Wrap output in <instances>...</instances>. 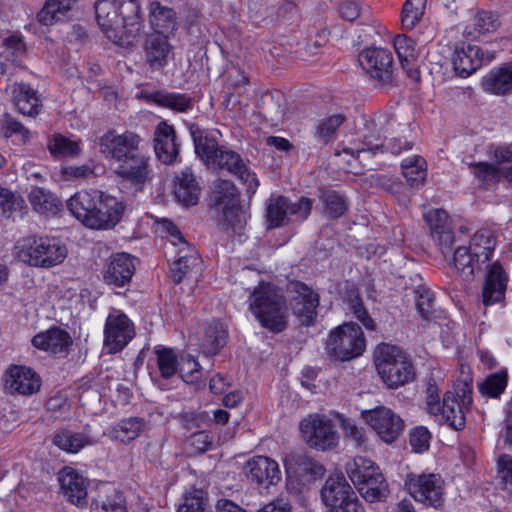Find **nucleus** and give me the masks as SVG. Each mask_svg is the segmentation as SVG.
Returning <instances> with one entry per match:
<instances>
[{
  "mask_svg": "<svg viewBox=\"0 0 512 512\" xmlns=\"http://www.w3.org/2000/svg\"><path fill=\"white\" fill-rule=\"evenodd\" d=\"M59 482L69 502L79 507L87 504V482L81 474L72 468H64L60 473Z\"/></svg>",
  "mask_w": 512,
  "mask_h": 512,
  "instance_id": "25",
  "label": "nucleus"
},
{
  "mask_svg": "<svg viewBox=\"0 0 512 512\" xmlns=\"http://www.w3.org/2000/svg\"><path fill=\"white\" fill-rule=\"evenodd\" d=\"M498 476L504 490L512 495V457L503 454L498 458Z\"/></svg>",
  "mask_w": 512,
  "mask_h": 512,
  "instance_id": "64",
  "label": "nucleus"
},
{
  "mask_svg": "<svg viewBox=\"0 0 512 512\" xmlns=\"http://www.w3.org/2000/svg\"><path fill=\"white\" fill-rule=\"evenodd\" d=\"M285 468L288 478H299L304 484L323 477L325 473L323 465L302 453L290 455L285 460Z\"/></svg>",
  "mask_w": 512,
  "mask_h": 512,
  "instance_id": "22",
  "label": "nucleus"
},
{
  "mask_svg": "<svg viewBox=\"0 0 512 512\" xmlns=\"http://www.w3.org/2000/svg\"><path fill=\"white\" fill-rule=\"evenodd\" d=\"M365 350V338L359 325L344 323L330 333L326 343L327 354L341 361L356 358Z\"/></svg>",
  "mask_w": 512,
  "mask_h": 512,
  "instance_id": "7",
  "label": "nucleus"
},
{
  "mask_svg": "<svg viewBox=\"0 0 512 512\" xmlns=\"http://www.w3.org/2000/svg\"><path fill=\"white\" fill-rule=\"evenodd\" d=\"M500 26L498 16L491 11H479L471 19L464 33L473 39L495 32Z\"/></svg>",
  "mask_w": 512,
  "mask_h": 512,
  "instance_id": "41",
  "label": "nucleus"
},
{
  "mask_svg": "<svg viewBox=\"0 0 512 512\" xmlns=\"http://www.w3.org/2000/svg\"><path fill=\"white\" fill-rule=\"evenodd\" d=\"M175 197L185 206L196 205L200 195V188L196 177L190 169L183 170L178 176L175 185Z\"/></svg>",
  "mask_w": 512,
  "mask_h": 512,
  "instance_id": "35",
  "label": "nucleus"
},
{
  "mask_svg": "<svg viewBox=\"0 0 512 512\" xmlns=\"http://www.w3.org/2000/svg\"><path fill=\"white\" fill-rule=\"evenodd\" d=\"M346 471L355 487L381 473L379 467L365 457H356L348 462Z\"/></svg>",
  "mask_w": 512,
  "mask_h": 512,
  "instance_id": "42",
  "label": "nucleus"
},
{
  "mask_svg": "<svg viewBox=\"0 0 512 512\" xmlns=\"http://www.w3.org/2000/svg\"><path fill=\"white\" fill-rule=\"evenodd\" d=\"M142 142L141 137L132 131L119 134L109 130L99 138V148L105 159L119 164L143 150Z\"/></svg>",
  "mask_w": 512,
  "mask_h": 512,
  "instance_id": "10",
  "label": "nucleus"
},
{
  "mask_svg": "<svg viewBox=\"0 0 512 512\" xmlns=\"http://www.w3.org/2000/svg\"><path fill=\"white\" fill-rule=\"evenodd\" d=\"M221 210L227 228L232 229L234 233H240L246 224V213L239 206V203L229 205Z\"/></svg>",
  "mask_w": 512,
  "mask_h": 512,
  "instance_id": "62",
  "label": "nucleus"
},
{
  "mask_svg": "<svg viewBox=\"0 0 512 512\" xmlns=\"http://www.w3.org/2000/svg\"><path fill=\"white\" fill-rule=\"evenodd\" d=\"M312 200L302 197L298 202L292 203L284 196L271 198L266 207V218L269 227L276 228L285 225L290 216L297 220H305L311 212Z\"/></svg>",
  "mask_w": 512,
  "mask_h": 512,
  "instance_id": "13",
  "label": "nucleus"
},
{
  "mask_svg": "<svg viewBox=\"0 0 512 512\" xmlns=\"http://www.w3.org/2000/svg\"><path fill=\"white\" fill-rule=\"evenodd\" d=\"M91 512H127L125 499L116 490L110 494L99 495L91 504Z\"/></svg>",
  "mask_w": 512,
  "mask_h": 512,
  "instance_id": "51",
  "label": "nucleus"
},
{
  "mask_svg": "<svg viewBox=\"0 0 512 512\" xmlns=\"http://www.w3.org/2000/svg\"><path fill=\"white\" fill-rule=\"evenodd\" d=\"M145 59L153 69L162 68L172 54V46L166 35L152 33L147 36L144 44Z\"/></svg>",
  "mask_w": 512,
  "mask_h": 512,
  "instance_id": "29",
  "label": "nucleus"
},
{
  "mask_svg": "<svg viewBox=\"0 0 512 512\" xmlns=\"http://www.w3.org/2000/svg\"><path fill=\"white\" fill-rule=\"evenodd\" d=\"M178 512H211L208 509L206 493L201 489H192L184 496Z\"/></svg>",
  "mask_w": 512,
  "mask_h": 512,
  "instance_id": "56",
  "label": "nucleus"
},
{
  "mask_svg": "<svg viewBox=\"0 0 512 512\" xmlns=\"http://www.w3.org/2000/svg\"><path fill=\"white\" fill-rule=\"evenodd\" d=\"M95 14L108 39L121 46L133 43L141 26L138 0H98Z\"/></svg>",
  "mask_w": 512,
  "mask_h": 512,
  "instance_id": "1",
  "label": "nucleus"
},
{
  "mask_svg": "<svg viewBox=\"0 0 512 512\" xmlns=\"http://www.w3.org/2000/svg\"><path fill=\"white\" fill-rule=\"evenodd\" d=\"M361 67L382 86L394 84V68L392 53L384 48L371 47L359 54Z\"/></svg>",
  "mask_w": 512,
  "mask_h": 512,
  "instance_id": "12",
  "label": "nucleus"
},
{
  "mask_svg": "<svg viewBox=\"0 0 512 512\" xmlns=\"http://www.w3.org/2000/svg\"><path fill=\"white\" fill-rule=\"evenodd\" d=\"M405 486L417 502L434 508L444 503L445 482L439 474H408Z\"/></svg>",
  "mask_w": 512,
  "mask_h": 512,
  "instance_id": "9",
  "label": "nucleus"
},
{
  "mask_svg": "<svg viewBox=\"0 0 512 512\" xmlns=\"http://www.w3.org/2000/svg\"><path fill=\"white\" fill-rule=\"evenodd\" d=\"M393 43L401 67L412 81L418 82L420 80V71L417 65L415 42L405 35H398Z\"/></svg>",
  "mask_w": 512,
  "mask_h": 512,
  "instance_id": "31",
  "label": "nucleus"
},
{
  "mask_svg": "<svg viewBox=\"0 0 512 512\" xmlns=\"http://www.w3.org/2000/svg\"><path fill=\"white\" fill-rule=\"evenodd\" d=\"M468 167L478 185L485 190L494 188L502 179V170L495 164L474 162L470 163Z\"/></svg>",
  "mask_w": 512,
  "mask_h": 512,
  "instance_id": "40",
  "label": "nucleus"
},
{
  "mask_svg": "<svg viewBox=\"0 0 512 512\" xmlns=\"http://www.w3.org/2000/svg\"><path fill=\"white\" fill-rule=\"evenodd\" d=\"M468 407L459 403L452 394H444L440 413L445 422L453 429L460 431L465 427V412Z\"/></svg>",
  "mask_w": 512,
  "mask_h": 512,
  "instance_id": "39",
  "label": "nucleus"
},
{
  "mask_svg": "<svg viewBox=\"0 0 512 512\" xmlns=\"http://www.w3.org/2000/svg\"><path fill=\"white\" fill-rule=\"evenodd\" d=\"M326 213L333 218L341 217L347 210L345 197L335 191H328L322 195Z\"/></svg>",
  "mask_w": 512,
  "mask_h": 512,
  "instance_id": "60",
  "label": "nucleus"
},
{
  "mask_svg": "<svg viewBox=\"0 0 512 512\" xmlns=\"http://www.w3.org/2000/svg\"><path fill=\"white\" fill-rule=\"evenodd\" d=\"M180 253H184L177 260L171 264L170 273L175 283H180L184 277L193 271H198L200 268V258L189 246V250H182L179 248Z\"/></svg>",
  "mask_w": 512,
  "mask_h": 512,
  "instance_id": "45",
  "label": "nucleus"
},
{
  "mask_svg": "<svg viewBox=\"0 0 512 512\" xmlns=\"http://www.w3.org/2000/svg\"><path fill=\"white\" fill-rule=\"evenodd\" d=\"M145 421L140 417L122 419L109 430L111 439L128 444L135 440L144 430Z\"/></svg>",
  "mask_w": 512,
  "mask_h": 512,
  "instance_id": "36",
  "label": "nucleus"
},
{
  "mask_svg": "<svg viewBox=\"0 0 512 512\" xmlns=\"http://www.w3.org/2000/svg\"><path fill=\"white\" fill-rule=\"evenodd\" d=\"M17 258L33 267L50 268L67 257V248L54 237L25 238L16 246Z\"/></svg>",
  "mask_w": 512,
  "mask_h": 512,
  "instance_id": "6",
  "label": "nucleus"
},
{
  "mask_svg": "<svg viewBox=\"0 0 512 512\" xmlns=\"http://www.w3.org/2000/svg\"><path fill=\"white\" fill-rule=\"evenodd\" d=\"M354 493L343 476L329 477L321 489V498L330 512H334Z\"/></svg>",
  "mask_w": 512,
  "mask_h": 512,
  "instance_id": "26",
  "label": "nucleus"
},
{
  "mask_svg": "<svg viewBox=\"0 0 512 512\" xmlns=\"http://www.w3.org/2000/svg\"><path fill=\"white\" fill-rule=\"evenodd\" d=\"M361 417L378 437L387 444L393 443L402 434L405 427L403 419L386 406L363 410Z\"/></svg>",
  "mask_w": 512,
  "mask_h": 512,
  "instance_id": "11",
  "label": "nucleus"
},
{
  "mask_svg": "<svg viewBox=\"0 0 512 512\" xmlns=\"http://www.w3.org/2000/svg\"><path fill=\"white\" fill-rule=\"evenodd\" d=\"M212 202L219 209L239 203V193L234 183L229 180H220L213 190Z\"/></svg>",
  "mask_w": 512,
  "mask_h": 512,
  "instance_id": "49",
  "label": "nucleus"
},
{
  "mask_svg": "<svg viewBox=\"0 0 512 512\" xmlns=\"http://www.w3.org/2000/svg\"><path fill=\"white\" fill-rule=\"evenodd\" d=\"M40 387V376L27 366L13 365L6 371L5 388L11 394L32 395Z\"/></svg>",
  "mask_w": 512,
  "mask_h": 512,
  "instance_id": "17",
  "label": "nucleus"
},
{
  "mask_svg": "<svg viewBox=\"0 0 512 512\" xmlns=\"http://www.w3.org/2000/svg\"><path fill=\"white\" fill-rule=\"evenodd\" d=\"M144 97L159 106L169 108L176 112H187L193 108V99L186 94L157 91L145 94Z\"/></svg>",
  "mask_w": 512,
  "mask_h": 512,
  "instance_id": "37",
  "label": "nucleus"
},
{
  "mask_svg": "<svg viewBox=\"0 0 512 512\" xmlns=\"http://www.w3.org/2000/svg\"><path fill=\"white\" fill-rule=\"evenodd\" d=\"M177 373H179L184 382L189 384H196L202 378L200 364L189 354H182L180 356Z\"/></svg>",
  "mask_w": 512,
  "mask_h": 512,
  "instance_id": "54",
  "label": "nucleus"
},
{
  "mask_svg": "<svg viewBox=\"0 0 512 512\" xmlns=\"http://www.w3.org/2000/svg\"><path fill=\"white\" fill-rule=\"evenodd\" d=\"M305 443L313 449L328 451L339 443V435L331 419L321 414H310L299 424Z\"/></svg>",
  "mask_w": 512,
  "mask_h": 512,
  "instance_id": "8",
  "label": "nucleus"
},
{
  "mask_svg": "<svg viewBox=\"0 0 512 512\" xmlns=\"http://www.w3.org/2000/svg\"><path fill=\"white\" fill-rule=\"evenodd\" d=\"M124 210L123 204L115 197L103 193L97 203V208L93 212L94 218H97L99 225H89L92 229H108L114 227L121 219Z\"/></svg>",
  "mask_w": 512,
  "mask_h": 512,
  "instance_id": "28",
  "label": "nucleus"
},
{
  "mask_svg": "<svg viewBox=\"0 0 512 512\" xmlns=\"http://www.w3.org/2000/svg\"><path fill=\"white\" fill-rule=\"evenodd\" d=\"M341 426L345 437L355 444L359 449L366 451L369 447V439L365 429L358 427L349 419H342Z\"/></svg>",
  "mask_w": 512,
  "mask_h": 512,
  "instance_id": "61",
  "label": "nucleus"
},
{
  "mask_svg": "<svg viewBox=\"0 0 512 512\" xmlns=\"http://www.w3.org/2000/svg\"><path fill=\"white\" fill-rule=\"evenodd\" d=\"M192 137L195 152L207 167L225 169L246 184L249 193L256 191L259 181L237 152L219 146L212 135H203L199 129L192 131Z\"/></svg>",
  "mask_w": 512,
  "mask_h": 512,
  "instance_id": "2",
  "label": "nucleus"
},
{
  "mask_svg": "<svg viewBox=\"0 0 512 512\" xmlns=\"http://www.w3.org/2000/svg\"><path fill=\"white\" fill-rule=\"evenodd\" d=\"M481 85L486 92L495 95L512 92V64L506 63L492 69L483 77Z\"/></svg>",
  "mask_w": 512,
  "mask_h": 512,
  "instance_id": "33",
  "label": "nucleus"
},
{
  "mask_svg": "<svg viewBox=\"0 0 512 512\" xmlns=\"http://www.w3.org/2000/svg\"><path fill=\"white\" fill-rule=\"evenodd\" d=\"M416 309L424 320H430L433 315L434 297L430 289L424 285H418L414 289Z\"/></svg>",
  "mask_w": 512,
  "mask_h": 512,
  "instance_id": "59",
  "label": "nucleus"
},
{
  "mask_svg": "<svg viewBox=\"0 0 512 512\" xmlns=\"http://www.w3.org/2000/svg\"><path fill=\"white\" fill-rule=\"evenodd\" d=\"M29 201L34 210L40 214L54 215L62 207L61 201L54 194L41 187L32 188Z\"/></svg>",
  "mask_w": 512,
  "mask_h": 512,
  "instance_id": "44",
  "label": "nucleus"
},
{
  "mask_svg": "<svg viewBox=\"0 0 512 512\" xmlns=\"http://www.w3.org/2000/svg\"><path fill=\"white\" fill-rule=\"evenodd\" d=\"M427 0H406L402 9V26L407 29H413L422 19Z\"/></svg>",
  "mask_w": 512,
  "mask_h": 512,
  "instance_id": "53",
  "label": "nucleus"
},
{
  "mask_svg": "<svg viewBox=\"0 0 512 512\" xmlns=\"http://www.w3.org/2000/svg\"><path fill=\"white\" fill-rule=\"evenodd\" d=\"M227 335L226 326L222 322L213 320L208 323L201 344L203 353L206 355L217 354L226 344Z\"/></svg>",
  "mask_w": 512,
  "mask_h": 512,
  "instance_id": "38",
  "label": "nucleus"
},
{
  "mask_svg": "<svg viewBox=\"0 0 512 512\" xmlns=\"http://www.w3.org/2000/svg\"><path fill=\"white\" fill-rule=\"evenodd\" d=\"M346 117L343 114H334L320 120L316 126L315 137L318 142L327 144L336 138L338 129L344 123Z\"/></svg>",
  "mask_w": 512,
  "mask_h": 512,
  "instance_id": "50",
  "label": "nucleus"
},
{
  "mask_svg": "<svg viewBox=\"0 0 512 512\" xmlns=\"http://www.w3.org/2000/svg\"><path fill=\"white\" fill-rule=\"evenodd\" d=\"M292 294L291 305L294 315L301 325L310 326L317 316L318 294L302 282H292L288 286Z\"/></svg>",
  "mask_w": 512,
  "mask_h": 512,
  "instance_id": "15",
  "label": "nucleus"
},
{
  "mask_svg": "<svg viewBox=\"0 0 512 512\" xmlns=\"http://www.w3.org/2000/svg\"><path fill=\"white\" fill-rule=\"evenodd\" d=\"M452 63L456 74L467 78L483 65L484 53L476 45L457 46L453 53Z\"/></svg>",
  "mask_w": 512,
  "mask_h": 512,
  "instance_id": "23",
  "label": "nucleus"
},
{
  "mask_svg": "<svg viewBox=\"0 0 512 512\" xmlns=\"http://www.w3.org/2000/svg\"><path fill=\"white\" fill-rule=\"evenodd\" d=\"M75 3L76 0H46L37 15L38 21L46 26L53 25L63 20Z\"/></svg>",
  "mask_w": 512,
  "mask_h": 512,
  "instance_id": "43",
  "label": "nucleus"
},
{
  "mask_svg": "<svg viewBox=\"0 0 512 512\" xmlns=\"http://www.w3.org/2000/svg\"><path fill=\"white\" fill-rule=\"evenodd\" d=\"M401 169L411 187L418 188L423 185L427 175V163L423 157L415 155L404 159Z\"/></svg>",
  "mask_w": 512,
  "mask_h": 512,
  "instance_id": "46",
  "label": "nucleus"
},
{
  "mask_svg": "<svg viewBox=\"0 0 512 512\" xmlns=\"http://www.w3.org/2000/svg\"><path fill=\"white\" fill-rule=\"evenodd\" d=\"M497 240L489 229H480L470 238L468 245L459 246L453 254V264L462 278L469 281L476 271L488 267Z\"/></svg>",
  "mask_w": 512,
  "mask_h": 512,
  "instance_id": "4",
  "label": "nucleus"
},
{
  "mask_svg": "<svg viewBox=\"0 0 512 512\" xmlns=\"http://www.w3.org/2000/svg\"><path fill=\"white\" fill-rule=\"evenodd\" d=\"M101 197L103 192L99 190H82L70 197L67 207L71 214L85 226L99 225L100 222L94 218L93 212Z\"/></svg>",
  "mask_w": 512,
  "mask_h": 512,
  "instance_id": "18",
  "label": "nucleus"
},
{
  "mask_svg": "<svg viewBox=\"0 0 512 512\" xmlns=\"http://www.w3.org/2000/svg\"><path fill=\"white\" fill-rule=\"evenodd\" d=\"M249 310L263 328L280 333L288 325L289 311L286 298L276 285L261 282L250 293Z\"/></svg>",
  "mask_w": 512,
  "mask_h": 512,
  "instance_id": "3",
  "label": "nucleus"
},
{
  "mask_svg": "<svg viewBox=\"0 0 512 512\" xmlns=\"http://www.w3.org/2000/svg\"><path fill=\"white\" fill-rule=\"evenodd\" d=\"M50 153L55 157H72L79 153V144L62 135H55L48 143Z\"/></svg>",
  "mask_w": 512,
  "mask_h": 512,
  "instance_id": "58",
  "label": "nucleus"
},
{
  "mask_svg": "<svg viewBox=\"0 0 512 512\" xmlns=\"http://www.w3.org/2000/svg\"><path fill=\"white\" fill-rule=\"evenodd\" d=\"M508 375L502 370L489 375L480 385L479 391L482 395L497 398L507 386Z\"/></svg>",
  "mask_w": 512,
  "mask_h": 512,
  "instance_id": "55",
  "label": "nucleus"
},
{
  "mask_svg": "<svg viewBox=\"0 0 512 512\" xmlns=\"http://www.w3.org/2000/svg\"><path fill=\"white\" fill-rule=\"evenodd\" d=\"M11 89L13 102L24 116L35 117L41 109V100L36 90L25 83H13Z\"/></svg>",
  "mask_w": 512,
  "mask_h": 512,
  "instance_id": "30",
  "label": "nucleus"
},
{
  "mask_svg": "<svg viewBox=\"0 0 512 512\" xmlns=\"http://www.w3.org/2000/svg\"><path fill=\"white\" fill-rule=\"evenodd\" d=\"M135 336L133 322L120 310H113L106 318L104 345L110 353L120 352Z\"/></svg>",
  "mask_w": 512,
  "mask_h": 512,
  "instance_id": "14",
  "label": "nucleus"
},
{
  "mask_svg": "<svg viewBox=\"0 0 512 512\" xmlns=\"http://www.w3.org/2000/svg\"><path fill=\"white\" fill-rule=\"evenodd\" d=\"M507 275L499 262H494L488 269L483 286V303L486 306L499 302L505 294Z\"/></svg>",
  "mask_w": 512,
  "mask_h": 512,
  "instance_id": "27",
  "label": "nucleus"
},
{
  "mask_svg": "<svg viewBox=\"0 0 512 512\" xmlns=\"http://www.w3.org/2000/svg\"><path fill=\"white\" fill-rule=\"evenodd\" d=\"M374 362L383 383L390 389L402 387L415 378L411 357L400 347L382 343L374 352Z\"/></svg>",
  "mask_w": 512,
  "mask_h": 512,
  "instance_id": "5",
  "label": "nucleus"
},
{
  "mask_svg": "<svg viewBox=\"0 0 512 512\" xmlns=\"http://www.w3.org/2000/svg\"><path fill=\"white\" fill-rule=\"evenodd\" d=\"M154 149L158 159L166 165L174 163L178 156L179 145L176 143L175 130L166 122L159 123L155 129Z\"/></svg>",
  "mask_w": 512,
  "mask_h": 512,
  "instance_id": "24",
  "label": "nucleus"
},
{
  "mask_svg": "<svg viewBox=\"0 0 512 512\" xmlns=\"http://www.w3.org/2000/svg\"><path fill=\"white\" fill-rule=\"evenodd\" d=\"M94 443L95 442L85 434L71 431L59 432L54 437V444L69 453H77L85 446Z\"/></svg>",
  "mask_w": 512,
  "mask_h": 512,
  "instance_id": "48",
  "label": "nucleus"
},
{
  "mask_svg": "<svg viewBox=\"0 0 512 512\" xmlns=\"http://www.w3.org/2000/svg\"><path fill=\"white\" fill-rule=\"evenodd\" d=\"M27 48L23 39L19 35H11L4 39L3 50L0 53V68L1 74L7 75V80L10 79V66H19L21 60L26 55Z\"/></svg>",
  "mask_w": 512,
  "mask_h": 512,
  "instance_id": "32",
  "label": "nucleus"
},
{
  "mask_svg": "<svg viewBox=\"0 0 512 512\" xmlns=\"http://www.w3.org/2000/svg\"><path fill=\"white\" fill-rule=\"evenodd\" d=\"M134 273L133 258L131 255L122 252L113 255L109 259L103 271V279L107 285L121 288L130 283Z\"/></svg>",
  "mask_w": 512,
  "mask_h": 512,
  "instance_id": "20",
  "label": "nucleus"
},
{
  "mask_svg": "<svg viewBox=\"0 0 512 512\" xmlns=\"http://www.w3.org/2000/svg\"><path fill=\"white\" fill-rule=\"evenodd\" d=\"M158 370L162 378L169 379L178 371L179 359L170 348L157 347L154 351Z\"/></svg>",
  "mask_w": 512,
  "mask_h": 512,
  "instance_id": "52",
  "label": "nucleus"
},
{
  "mask_svg": "<svg viewBox=\"0 0 512 512\" xmlns=\"http://www.w3.org/2000/svg\"><path fill=\"white\" fill-rule=\"evenodd\" d=\"M149 22L154 33L168 35L177 27V16L173 8L153 1L149 5Z\"/></svg>",
  "mask_w": 512,
  "mask_h": 512,
  "instance_id": "34",
  "label": "nucleus"
},
{
  "mask_svg": "<svg viewBox=\"0 0 512 512\" xmlns=\"http://www.w3.org/2000/svg\"><path fill=\"white\" fill-rule=\"evenodd\" d=\"M31 342L32 345L39 350H43L52 355L66 356L72 346L73 340L66 330L60 327H52L36 334Z\"/></svg>",
  "mask_w": 512,
  "mask_h": 512,
  "instance_id": "21",
  "label": "nucleus"
},
{
  "mask_svg": "<svg viewBox=\"0 0 512 512\" xmlns=\"http://www.w3.org/2000/svg\"><path fill=\"white\" fill-rule=\"evenodd\" d=\"M356 488L360 495L370 503L385 501L389 493L388 484L382 473L376 474Z\"/></svg>",
  "mask_w": 512,
  "mask_h": 512,
  "instance_id": "47",
  "label": "nucleus"
},
{
  "mask_svg": "<svg viewBox=\"0 0 512 512\" xmlns=\"http://www.w3.org/2000/svg\"><path fill=\"white\" fill-rule=\"evenodd\" d=\"M424 218L430 227L431 233L452 227L451 220L447 212L443 209L429 210L424 214Z\"/></svg>",
  "mask_w": 512,
  "mask_h": 512,
  "instance_id": "63",
  "label": "nucleus"
},
{
  "mask_svg": "<svg viewBox=\"0 0 512 512\" xmlns=\"http://www.w3.org/2000/svg\"><path fill=\"white\" fill-rule=\"evenodd\" d=\"M115 174L138 189L152 180L151 158L143 150L120 162Z\"/></svg>",
  "mask_w": 512,
  "mask_h": 512,
  "instance_id": "16",
  "label": "nucleus"
},
{
  "mask_svg": "<svg viewBox=\"0 0 512 512\" xmlns=\"http://www.w3.org/2000/svg\"><path fill=\"white\" fill-rule=\"evenodd\" d=\"M243 470L250 481L265 487L275 485L281 480L278 463L266 456L251 458L245 463Z\"/></svg>",
  "mask_w": 512,
  "mask_h": 512,
  "instance_id": "19",
  "label": "nucleus"
},
{
  "mask_svg": "<svg viewBox=\"0 0 512 512\" xmlns=\"http://www.w3.org/2000/svg\"><path fill=\"white\" fill-rule=\"evenodd\" d=\"M1 130L4 137L13 138L14 141L20 144H27L32 137L30 130L8 115L3 120Z\"/></svg>",
  "mask_w": 512,
  "mask_h": 512,
  "instance_id": "57",
  "label": "nucleus"
}]
</instances>
